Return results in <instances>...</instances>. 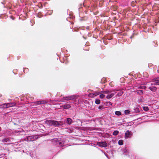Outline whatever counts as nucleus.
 Returning a JSON list of instances; mask_svg holds the SVG:
<instances>
[{
	"instance_id": "423d86ee",
	"label": "nucleus",
	"mask_w": 159,
	"mask_h": 159,
	"mask_svg": "<svg viewBox=\"0 0 159 159\" xmlns=\"http://www.w3.org/2000/svg\"><path fill=\"white\" fill-rule=\"evenodd\" d=\"M78 98V96H77L75 95H72L68 97H66L65 98V100H72L73 99H76Z\"/></svg>"
},
{
	"instance_id": "2eb2a0df",
	"label": "nucleus",
	"mask_w": 159,
	"mask_h": 159,
	"mask_svg": "<svg viewBox=\"0 0 159 159\" xmlns=\"http://www.w3.org/2000/svg\"><path fill=\"white\" fill-rule=\"evenodd\" d=\"M115 114L117 116H120L121 114V113L120 111H116L115 112Z\"/></svg>"
},
{
	"instance_id": "39448f33",
	"label": "nucleus",
	"mask_w": 159,
	"mask_h": 159,
	"mask_svg": "<svg viewBox=\"0 0 159 159\" xmlns=\"http://www.w3.org/2000/svg\"><path fill=\"white\" fill-rule=\"evenodd\" d=\"M149 84H151V85H159V77L153 79L152 83H149Z\"/></svg>"
},
{
	"instance_id": "4be33fe9",
	"label": "nucleus",
	"mask_w": 159,
	"mask_h": 159,
	"mask_svg": "<svg viewBox=\"0 0 159 159\" xmlns=\"http://www.w3.org/2000/svg\"><path fill=\"white\" fill-rule=\"evenodd\" d=\"M143 109L144 110L146 111H148L149 109L148 107H143Z\"/></svg>"
},
{
	"instance_id": "0eeeda50",
	"label": "nucleus",
	"mask_w": 159,
	"mask_h": 159,
	"mask_svg": "<svg viewBox=\"0 0 159 159\" xmlns=\"http://www.w3.org/2000/svg\"><path fill=\"white\" fill-rule=\"evenodd\" d=\"M150 82L148 83V84H147V87L148 88L151 90L152 91L155 92L157 90V88L154 86H150V85H151V84H149Z\"/></svg>"
},
{
	"instance_id": "dca6fc26",
	"label": "nucleus",
	"mask_w": 159,
	"mask_h": 159,
	"mask_svg": "<svg viewBox=\"0 0 159 159\" xmlns=\"http://www.w3.org/2000/svg\"><path fill=\"white\" fill-rule=\"evenodd\" d=\"M130 111H129V110H125V115H127V114H129L130 113Z\"/></svg>"
},
{
	"instance_id": "1a4fd4ad",
	"label": "nucleus",
	"mask_w": 159,
	"mask_h": 159,
	"mask_svg": "<svg viewBox=\"0 0 159 159\" xmlns=\"http://www.w3.org/2000/svg\"><path fill=\"white\" fill-rule=\"evenodd\" d=\"M47 101L45 100H42L41 101H39L36 102H35V104L36 105H39L40 104H45L47 103Z\"/></svg>"
},
{
	"instance_id": "6e6552de",
	"label": "nucleus",
	"mask_w": 159,
	"mask_h": 159,
	"mask_svg": "<svg viewBox=\"0 0 159 159\" xmlns=\"http://www.w3.org/2000/svg\"><path fill=\"white\" fill-rule=\"evenodd\" d=\"M97 144L99 146H100L101 147H106L107 146V143L105 142H98L97 143Z\"/></svg>"
},
{
	"instance_id": "f03ea898",
	"label": "nucleus",
	"mask_w": 159,
	"mask_h": 159,
	"mask_svg": "<svg viewBox=\"0 0 159 159\" xmlns=\"http://www.w3.org/2000/svg\"><path fill=\"white\" fill-rule=\"evenodd\" d=\"M46 124L50 125L57 126L61 125L63 124V122L62 121H58L56 120H48L45 121Z\"/></svg>"
},
{
	"instance_id": "aec40b11",
	"label": "nucleus",
	"mask_w": 159,
	"mask_h": 159,
	"mask_svg": "<svg viewBox=\"0 0 159 159\" xmlns=\"http://www.w3.org/2000/svg\"><path fill=\"white\" fill-rule=\"evenodd\" d=\"M118 144L120 145H122L123 144V141L122 140H120L118 141Z\"/></svg>"
},
{
	"instance_id": "6ab92c4d",
	"label": "nucleus",
	"mask_w": 159,
	"mask_h": 159,
	"mask_svg": "<svg viewBox=\"0 0 159 159\" xmlns=\"http://www.w3.org/2000/svg\"><path fill=\"white\" fill-rule=\"evenodd\" d=\"M100 102V101L99 99H97L95 100V103L97 104H99Z\"/></svg>"
},
{
	"instance_id": "4468645a",
	"label": "nucleus",
	"mask_w": 159,
	"mask_h": 159,
	"mask_svg": "<svg viewBox=\"0 0 159 159\" xmlns=\"http://www.w3.org/2000/svg\"><path fill=\"white\" fill-rule=\"evenodd\" d=\"M103 93H104L99 94H100V98H103L105 97V95ZM98 95H99V94Z\"/></svg>"
},
{
	"instance_id": "393cba45",
	"label": "nucleus",
	"mask_w": 159,
	"mask_h": 159,
	"mask_svg": "<svg viewBox=\"0 0 159 159\" xmlns=\"http://www.w3.org/2000/svg\"><path fill=\"white\" fill-rule=\"evenodd\" d=\"M103 107L102 106H99V107H98V109H101Z\"/></svg>"
},
{
	"instance_id": "f8f14e48",
	"label": "nucleus",
	"mask_w": 159,
	"mask_h": 159,
	"mask_svg": "<svg viewBox=\"0 0 159 159\" xmlns=\"http://www.w3.org/2000/svg\"><path fill=\"white\" fill-rule=\"evenodd\" d=\"M63 107L65 109L69 108L70 107V106L69 104H66L63 106Z\"/></svg>"
},
{
	"instance_id": "5701e85b",
	"label": "nucleus",
	"mask_w": 159,
	"mask_h": 159,
	"mask_svg": "<svg viewBox=\"0 0 159 159\" xmlns=\"http://www.w3.org/2000/svg\"><path fill=\"white\" fill-rule=\"evenodd\" d=\"M146 87H147V86H143V85H142V86H141L140 87H139V88L140 89H145V88H146Z\"/></svg>"
},
{
	"instance_id": "f3484780",
	"label": "nucleus",
	"mask_w": 159,
	"mask_h": 159,
	"mask_svg": "<svg viewBox=\"0 0 159 159\" xmlns=\"http://www.w3.org/2000/svg\"><path fill=\"white\" fill-rule=\"evenodd\" d=\"M119 133V131L118 130L115 131L113 133V134L114 135H116Z\"/></svg>"
},
{
	"instance_id": "b1692460",
	"label": "nucleus",
	"mask_w": 159,
	"mask_h": 159,
	"mask_svg": "<svg viewBox=\"0 0 159 159\" xmlns=\"http://www.w3.org/2000/svg\"><path fill=\"white\" fill-rule=\"evenodd\" d=\"M123 94L122 92H121L118 93L117 95L118 96H120L121 95Z\"/></svg>"
},
{
	"instance_id": "f257e3e1",
	"label": "nucleus",
	"mask_w": 159,
	"mask_h": 159,
	"mask_svg": "<svg viewBox=\"0 0 159 159\" xmlns=\"http://www.w3.org/2000/svg\"><path fill=\"white\" fill-rule=\"evenodd\" d=\"M102 93L108 94V95L106 96V98L107 99H110L114 95V94L113 93H111V91L108 89H107L105 91H102L97 93H92L90 95L91 96V95H92L93 96H96L98 95L99 94Z\"/></svg>"
},
{
	"instance_id": "9d476101",
	"label": "nucleus",
	"mask_w": 159,
	"mask_h": 159,
	"mask_svg": "<svg viewBox=\"0 0 159 159\" xmlns=\"http://www.w3.org/2000/svg\"><path fill=\"white\" fill-rule=\"evenodd\" d=\"M131 133L129 130L127 131L125 134V137L126 138H128L131 134Z\"/></svg>"
},
{
	"instance_id": "9b49d317",
	"label": "nucleus",
	"mask_w": 159,
	"mask_h": 159,
	"mask_svg": "<svg viewBox=\"0 0 159 159\" xmlns=\"http://www.w3.org/2000/svg\"><path fill=\"white\" fill-rule=\"evenodd\" d=\"M67 123L68 124L70 125L71 123L72 120L70 118H67Z\"/></svg>"
},
{
	"instance_id": "ddd939ff",
	"label": "nucleus",
	"mask_w": 159,
	"mask_h": 159,
	"mask_svg": "<svg viewBox=\"0 0 159 159\" xmlns=\"http://www.w3.org/2000/svg\"><path fill=\"white\" fill-rule=\"evenodd\" d=\"M134 110L135 111V112L136 113H138L139 112V110L138 107H134Z\"/></svg>"
},
{
	"instance_id": "20e7f679",
	"label": "nucleus",
	"mask_w": 159,
	"mask_h": 159,
	"mask_svg": "<svg viewBox=\"0 0 159 159\" xmlns=\"http://www.w3.org/2000/svg\"><path fill=\"white\" fill-rule=\"evenodd\" d=\"M37 135L30 136L27 137V140L29 141H33L38 138Z\"/></svg>"
},
{
	"instance_id": "a211bd4d",
	"label": "nucleus",
	"mask_w": 159,
	"mask_h": 159,
	"mask_svg": "<svg viewBox=\"0 0 159 159\" xmlns=\"http://www.w3.org/2000/svg\"><path fill=\"white\" fill-rule=\"evenodd\" d=\"M9 140V139L7 138H5L2 140V141L4 142H7Z\"/></svg>"
},
{
	"instance_id": "7ed1b4c3",
	"label": "nucleus",
	"mask_w": 159,
	"mask_h": 159,
	"mask_svg": "<svg viewBox=\"0 0 159 159\" xmlns=\"http://www.w3.org/2000/svg\"><path fill=\"white\" fill-rule=\"evenodd\" d=\"M15 103L11 102L7 103L0 104V108L4 109L14 106H15Z\"/></svg>"
},
{
	"instance_id": "412c9836",
	"label": "nucleus",
	"mask_w": 159,
	"mask_h": 159,
	"mask_svg": "<svg viewBox=\"0 0 159 159\" xmlns=\"http://www.w3.org/2000/svg\"><path fill=\"white\" fill-rule=\"evenodd\" d=\"M137 93L138 94H141L143 93V92L142 90H138L137 91Z\"/></svg>"
}]
</instances>
